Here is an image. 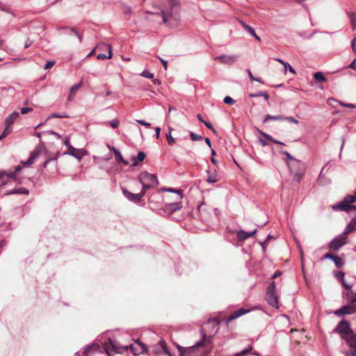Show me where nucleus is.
<instances>
[{
	"instance_id": "nucleus-9",
	"label": "nucleus",
	"mask_w": 356,
	"mask_h": 356,
	"mask_svg": "<svg viewBox=\"0 0 356 356\" xmlns=\"http://www.w3.org/2000/svg\"><path fill=\"white\" fill-rule=\"evenodd\" d=\"M138 180L140 182L147 183L154 186L159 184L157 177L154 174H151L146 171L141 172L138 175Z\"/></svg>"
},
{
	"instance_id": "nucleus-49",
	"label": "nucleus",
	"mask_w": 356,
	"mask_h": 356,
	"mask_svg": "<svg viewBox=\"0 0 356 356\" xmlns=\"http://www.w3.org/2000/svg\"><path fill=\"white\" fill-rule=\"evenodd\" d=\"M33 157V156H29V158L26 161H22L21 163L24 165H31L34 162Z\"/></svg>"
},
{
	"instance_id": "nucleus-25",
	"label": "nucleus",
	"mask_w": 356,
	"mask_h": 356,
	"mask_svg": "<svg viewBox=\"0 0 356 356\" xmlns=\"http://www.w3.org/2000/svg\"><path fill=\"white\" fill-rule=\"evenodd\" d=\"M29 193V191L26 188H14L13 190L8 191L6 192V195H13V194H24L28 195Z\"/></svg>"
},
{
	"instance_id": "nucleus-27",
	"label": "nucleus",
	"mask_w": 356,
	"mask_h": 356,
	"mask_svg": "<svg viewBox=\"0 0 356 356\" xmlns=\"http://www.w3.org/2000/svg\"><path fill=\"white\" fill-rule=\"evenodd\" d=\"M284 120V116H283L282 115H271L270 114H268L265 116L263 122H264V123H266L269 120L283 121Z\"/></svg>"
},
{
	"instance_id": "nucleus-54",
	"label": "nucleus",
	"mask_w": 356,
	"mask_h": 356,
	"mask_svg": "<svg viewBox=\"0 0 356 356\" xmlns=\"http://www.w3.org/2000/svg\"><path fill=\"white\" fill-rule=\"evenodd\" d=\"M55 65V62L53 60H49L47 62V63L44 65L45 70H49L51 68Z\"/></svg>"
},
{
	"instance_id": "nucleus-3",
	"label": "nucleus",
	"mask_w": 356,
	"mask_h": 356,
	"mask_svg": "<svg viewBox=\"0 0 356 356\" xmlns=\"http://www.w3.org/2000/svg\"><path fill=\"white\" fill-rule=\"evenodd\" d=\"M334 332L341 334L342 339L346 343L354 341L353 338L356 337V333L352 330L350 323L346 320L341 321L334 330Z\"/></svg>"
},
{
	"instance_id": "nucleus-19",
	"label": "nucleus",
	"mask_w": 356,
	"mask_h": 356,
	"mask_svg": "<svg viewBox=\"0 0 356 356\" xmlns=\"http://www.w3.org/2000/svg\"><path fill=\"white\" fill-rule=\"evenodd\" d=\"M250 309H245L243 308H240L234 311L229 317L227 318V322H229L234 319H236L248 312H250Z\"/></svg>"
},
{
	"instance_id": "nucleus-30",
	"label": "nucleus",
	"mask_w": 356,
	"mask_h": 356,
	"mask_svg": "<svg viewBox=\"0 0 356 356\" xmlns=\"http://www.w3.org/2000/svg\"><path fill=\"white\" fill-rule=\"evenodd\" d=\"M249 96L250 97H264V99L266 100V101H268L270 97L268 95V94L267 93V92L266 91H259L257 92H255V93H250L249 95Z\"/></svg>"
},
{
	"instance_id": "nucleus-10",
	"label": "nucleus",
	"mask_w": 356,
	"mask_h": 356,
	"mask_svg": "<svg viewBox=\"0 0 356 356\" xmlns=\"http://www.w3.org/2000/svg\"><path fill=\"white\" fill-rule=\"evenodd\" d=\"M122 191L127 199L134 203L140 202L142 197L145 196V190H141V191L137 194L132 193L124 188H122Z\"/></svg>"
},
{
	"instance_id": "nucleus-38",
	"label": "nucleus",
	"mask_w": 356,
	"mask_h": 356,
	"mask_svg": "<svg viewBox=\"0 0 356 356\" xmlns=\"http://www.w3.org/2000/svg\"><path fill=\"white\" fill-rule=\"evenodd\" d=\"M252 350V347L250 346L249 348H245L243 350L236 353L234 354V356H245L249 353H250Z\"/></svg>"
},
{
	"instance_id": "nucleus-60",
	"label": "nucleus",
	"mask_w": 356,
	"mask_h": 356,
	"mask_svg": "<svg viewBox=\"0 0 356 356\" xmlns=\"http://www.w3.org/2000/svg\"><path fill=\"white\" fill-rule=\"evenodd\" d=\"M31 111H33V108H31V107H23V108H21V113L22 114H26L28 112H30Z\"/></svg>"
},
{
	"instance_id": "nucleus-5",
	"label": "nucleus",
	"mask_w": 356,
	"mask_h": 356,
	"mask_svg": "<svg viewBox=\"0 0 356 356\" xmlns=\"http://www.w3.org/2000/svg\"><path fill=\"white\" fill-rule=\"evenodd\" d=\"M206 334L203 333V338L197 341L194 346L190 347H182L177 345V349L179 353V356H195V352L197 348L202 347L205 343Z\"/></svg>"
},
{
	"instance_id": "nucleus-52",
	"label": "nucleus",
	"mask_w": 356,
	"mask_h": 356,
	"mask_svg": "<svg viewBox=\"0 0 356 356\" xmlns=\"http://www.w3.org/2000/svg\"><path fill=\"white\" fill-rule=\"evenodd\" d=\"M142 186H143V188L142 190H145V193H146V190L147 189H149L152 187H154V186L149 184H147V183H144V182H140Z\"/></svg>"
},
{
	"instance_id": "nucleus-39",
	"label": "nucleus",
	"mask_w": 356,
	"mask_h": 356,
	"mask_svg": "<svg viewBox=\"0 0 356 356\" xmlns=\"http://www.w3.org/2000/svg\"><path fill=\"white\" fill-rule=\"evenodd\" d=\"M41 147H36L32 152H31L29 156H33V159L35 160L40 154Z\"/></svg>"
},
{
	"instance_id": "nucleus-44",
	"label": "nucleus",
	"mask_w": 356,
	"mask_h": 356,
	"mask_svg": "<svg viewBox=\"0 0 356 356\" xmlns=\"http://www.w3.org/2000/svg\"><path fill=\"white\" fill-rule=\"evenodd\" d=\"M146 154L143 151H139L136 156V159L140 161H143L145 159Z\"/></svg>"
},
{
	"instance_id": "nucleus-23",
	"label": "nucleus",
	"mask_w": 356,
	"mask_h": 356,
	"mask_svg": "<svg viewBox=\"0 0 356 356\" xmlns=\"http://www.w3.org/2000/svg\"><path fill=\"white\" fill-rule=\"evenodd\" d=\"M113 152L114 153L115 159L117 162L122 163L124 165H127L129 164L128 161L124 160L122 157V154L120 153V150L117 148L113 147Z\"/></svg>"
},
{
	"instance_id": "nucleus-59",
	"label": "nucleus",
	"mask_w": 356,
	"mask_h": 356,
	"mask_svg": "<svg viewBox=\"0 0 356 356\" xmlns=\"http://www.w3.org/2000/svg\"><path fill=\"white\" fill-rule=\"evenodd\" d=\"M63 145L67 147V149H69V147H70V146H72V145H71V144H70V138H69V137H66V138L64 139Z\"/></svg>"
},
{
	"instance_id": "nucleus-13",
	"label": "nucleus",
	"mask_w": 356,
	"mask_h": 356,
	"mask_svg": "<svg viewBox=\"0 0 356 356\" xmlns=\"http://www.w3.org/2000/svg\"><path fill=\"white\" fill-rule=\"evenodd\" d=\"M237 56L234 55H220L215 57V60H219L221 63L232 65L235 63L237 60Z\"/></svg>"
},
{
	"instance_id": "nucleus-32",
	"label": "nucleus",
	"mask_w": 356,
	"mask_h": 356,
	"mask_svg": "<svg viewBox=\"0 0 356 356\" xmlns=\"http://www.w3.org/2000/svg\"><path fill=\"white\" fill-rule=\"evenodd\" d=\"M314 78L317 83H321L326 81V78L321 72H315Z\"/></svg>"
},
{
	"instance_id": "nucleus-22",
	"label": "nucleus",
	"mask_w": 356,
	"mask_h": 356,
	"mask_svg": "<svg viewBox=\"0 0 356 356\" xmlns=\"http://www.w3.org/2000/svg\"><path fill=\"white\" fill-rule=\"evenodd\" d=\"M101 349L100 346L98 343H94L92 344L88 345L85 348V350L83 353V356H88V354L92 351H99Z\"/></svg>"
},
{
	"instance_id": "nucleus-40",
	"label": "nucleus",
	"mask_w": 356,
	"mask_h": 356,
	"mask_svg": "<svg viewBox=\"0 0 356 356\" xmlns=\"http://www.w3.org/2000/svg\"><path fill=\"white\" fill-rule=\"evenodd\" d=\"M81 86H82V82H81H81H79V83H77V84L74 85L73 86H72V87L70 88V94H74V93H75V92H76V91H77V90H78L81 87Z\"/></svg>"
},
{
	"instance_id": "nucleus-12",
	"label": "nucleus",
	"mask_w": 356,
	"mask_h": 356,
	"mask_svg": "<svg viewBox=\"0 0 356 356\" xmlns=\"http://www.w3.org/2000/svg\"><path fill=\"white\" fill-rule=\"evenodd\" d=\"M181 207L182 204L181 202L165 203L163 211L168 214H171L172 213L181 209Z\"/></svg>"
},
{
	"instance_id": "nucleus-33",
	"label": "nucleus",
	"mask_w": 356,
	"mask_h": 356,
	"mask_svg": "<svg viewBox=\"0 0 356 356\" xmlns=\"http://www.w3.org/2000/svg\"><path fill=\"white\" fill-rule=\"evenodd\" d=\"M163 190L171 193H175L178 195V200H181L183 197V191L181 189H175L173 188H163Z\"/></svg>"
},
{
	"instance_id": "nucleus-50",
	"label": "nucleus",
	"mask_w": 356,
	"mask_h": 356,
	"mask_svg": "<svg viewBox=\"0 0 356 356\" xmlns=\"http://www.w3.org/2000/svg\"><path fill=\"white\" fill-rule=\"evenodd\" d=\"M159 344L161 345V347L162 348L163 350L165 353L168 354L169 356H171L169 352L167 350V347L165 346V343L164 341L161 340L159 341Z\"/></svg>"
},
{
	"instance_id": "nucleus-45",
	"label": "nucleus",
	"mask_w": 356,
	"mask_h": 356,
	"mask_svg": "<svg viewBox=\"0 0 356 356\" xmlns=\"http://www.w3.org/2000/svg\"><path fill=\"white\" fill-rule=\"evenodd\" d=\"M266 292H275V282L273 281L267 287Z\"/></svg>"
},
{
	"instance_id": "nucleus-63",
	"label": "nucleus",
	"mask_w": 356,
	"mask_h": 356,
	"mask_svg": "<svg viewBox=\"0 0 356 356\" xmlns=\"http://www.w3.org/2000/svg\"><path fill=\"white\" fill-rule=\"evenodd\" d=\"M131 161H133L132 164L131 165V167H136V166L138 165V164H139V161H138V160L136 159V157L133 156V157L131 158Z\"/></svg>"
},
{
	"instance_id": "nucleus-42",
	"label": "nucleus",
	"mask_w": 356,
	"mask_h": 356,
	"mask_svg": "<svg viewBox=\"0 0 356 356\" xmlns=\"http://www.w3.org/2000/svg\"><path fill=\"white\" fill-rule=\"evenodd\" d=\"M140 75L143 77L147 78V79H153L154 78V74L151 73L148 70H144Z\"/></svg>"
},
{
	"instance_id": "nucleus-8",
	"label": "nucleus",
	"mask_w": 356,
	"mask_h": 356,
	"mask_svg": "<svg viewBox=\"0 0 356 356\" xmlns=\"http://www.w3.org/2000/svg\"><path fill=\"white\" fill-rule=\"evenodd\" d=\"M356 313V304L348 303L334 312L336 316H341Z\"/></svg>"
},
{
	"instance_id": "nucleus-47",
	"label": "nucleus",
	"mask_w": 356,
	"mask_h": 356,
	"mask_svg": "<svg viewBox=\"0 0 356 356\" xmlns=\"http://www.w3.org/2000/svg\"><path fill=\"white\" fill-rule=\"evenodd\" d=\"M348 16L350 18V23L356 22V14L353 12H348Z\"/></svg>"
},
{
	"instance_id": "nucleus-35",
	"label": "nucleus",
	"mask_w": 356,
	"mask_h": 356,
	"mask_svg": "<svg viewBox=\"0 0 356 356\" xmlns=\"http://www.w3.org/2000/svg\"><path fill=\"white\" fill-rule=\"evenodd\" d=\"M0 10L6 12V13H9V14H12L13 16L15 15L13 13V12L12 11V10L10 8V6H8L6 3H2V2H0Z\"/></svg>"
},
{
	"instance_id": "nucleus-18",
	"label": "nucleus",
	"mask_w": 356,
	"mask_h": 356,
	"mask_svg": "<svg viewBox=\"0 0 356 356\" xmlns=\"http://www.w3.org/2000/svg\"><path fill=\"white\" fill-rule=\"evenodd\" d=\"M356 230V218H353L348 223L346 227H345L343 232H342L343 236H347V235L354 231Z\"/></svg>"
},
{
	"instance_id": "nucleus-31",
	"label": "nucleus",
	"mask_w": 356,
	"mask_h": 356,
	"mask_svg": "<svg viewBox=\"0 0 356 356\" xmlns=\"http://www.w3.org/2000/svg\"><path fill=\"white\" fill-rule=\"evenodd\" d=\"M260 134L261 136H263L266 139H267L268 140L270 141V142H273V143H277V144H279V145H283L284 143L282 142H280L275 138H273L272 136L265 133V132H263V131H259Z\"/></svg>"
},
{
	"instance_id": "nucleus-46",
	"label": "nucleus",
	"mask_w": 356,
	"mask_h": 356,
	"mask_svg": "<svg viewBox=\"0 0 356 356\" xmlns=\"http://www.w3.org/2000/svg\"><path fill=\"white\" fill-rule=\"evenodd\" d=\"M280 153L283 155H285L286 159L290 160L291 162L293 161L294 159H296L295 158H293L287 151H285V150H282L280 151Z\"/></svg>"
},
{
	"instance_id": "nucleus-43",
	"label": "nucleus",
	"mask_w": 356,
	"mask_h": 356,
	"mask_svg": "<svg viewBox=\"0 0 356 356\" xmlns=\"http://www.w3.org/2000/svg\"><path fill=\"white\" fill-rule=\"evenodd\" d=\"M284 120H286L290 123H293V124H299V121L292 116H289V117L284 116Z\"/></svg>"
},
{
	"instance_id": "nucleus-48",
	"label": "nucleus",
	"mask_w": 356,
	"mask_h": 356,
	"mask_svg": "<svg viewBox=\"0 0 356 356\" xmlns=\"http://www.w3.org/2000/svg\"><path fill=\"white\" fill-rule=\"evenodd\" d=\"M223 102L226 104H233L235 102V101L229 96H226L224 98Z\"/></svg>"
},
{
	"instance_id": "nucleus-28",
	"label": "nucleus",
	"mask_w": 356,
	"mask_h": 356,
	"mask_svg": "<svg viewBox=\"0 0 356 356\" xmlns=\"http://www.w3.org/2000/svg\"><path fill=\"white\" fill-rule=\"evenodd\" d=\"M296 162L302 163V161H300L298 159H294L293 161L288 163V165H289L291 172L300 171V166H299V165H298V164L296 165Z\"/></svg>"
},
{
	"instance_id": "nucleus-58",
	"label": "nucleus",
	"mask_w": 356,
	"mask_h": 356,
	"mask_svg": "<svg viewBox=\"0 0 356 356\" xmlns=\"http://www.w3.org/2000/svg\"><path fill=\"white\" fill-rule=\"evenodd\" d=\"M204 124L207 127V128H208L209 129L213 131V132L216 131V130L214 129L213 125L211 124V122H208V121H204Z\"/></svg>"
},
{
	"instance_id": "nucleus-11",
	"label": "nucleus",
	"mask_w": 356,
	"mask_h": 356,
	"mask_svg": "<svg viewBox=\"0 0 356 356\" xmlns=\"http://www.w3.org/2000/svg\"><path fill=\"white\" fill-rule=\"evenodd\" d=\"M64 154L70 155L80 161L82 157L86 154V151L83 149H76L73 146H70L67 152H64Z\"/></svg>"
},
{
	"instance_id": "nucleus-37",
	"label": "nucleus",
	"mask_w": 356,
	"mask_h": 356,
	"mask_svg": "<svg viewBox=\"0 0 356 356\" xmlns=\"http://www.w3.org/2000/svg\"><path fill=\"white\" fill-rule=\"evenodd\" d=\"M52 118H69V115H67V113L66 112H63L60 113H54L48 118V119H50Z\"/></svg>"
},
{
	"instance_id": "nucleus-64",
	"label": "nucleus",
	"mask_w": 356,
	"mask_h": 356,
	"mask_svg": "<svg viewBox=\"0 0 356 356\" xmlns=\"http://www.w3.org/2000/svg\"><path fill=\"white\" fill-rule=\"evenodd\" d=\"M347 68H350L356 71V60H354L348 67Z\"/></svg>"
},
{
	"instance_id": "nucleus-14",
	"label": "nucleus",
	"mask_w": 356,
	"mask_h": 356,
	"mask_svg": "<svg viewBox=\"0 0 356 356\" xmlns=\"http://www.w3.org/2000/svg\"><path fill=\"white\" fill-rule=\"evenodd\" d=\"M266 300L271 307H278V297L276 295L275 292H266Z\"/></svg>"
},
{
	"instance_id": "nucleus-34",
	"label": "nucleus",
	"mask_w": 356,
	"mask_h": 356,
	"mask_svg": "<svg viewBox=\"0 0 356 356\" xmlns=\"http://www.w3.org/2000/svg\"><path fill=\"white\" fill-rule=\"evenodd\" d=\"M168 129H169V131H168V133L165 134V136H166V139H167L168 145L172 146L175 144V139L171 135L172 129L169 127Z\"/></svg>"
},
{
	"instance_id": "nucleus-17",
	"label": "nucleus",
	"mask_w": 356,
	"mask_h": 356,
	"mask_svg": "<svg viewBox=\"0 0 356 356\" xmlns=\"http://www.w3.org/2000/svg\"><path fill=\"white\" fill-rule=\"evenodd\" d=\"M296 165H299L300 166V171L295 172H291V175L293 177V180L296 181L297 182H300L302 175H304L305 170V164L304 163H298L296 162Z\"/></svg>"
},
{
	"instance_id": "nucleus-6",
	"label": "nucleus",
	"mask_w": 356,
	"mask_h": 356,
	"mask_svg": "<svg viewBox=\"0 0 356 356\" xmlns=\"http://www.w3.org/2000/svg\"><path fill=\"white\" fill-rule=\"evenodd\" d=\"M347 236H343L341 233L334 237L328 244V248L334 250H339L343 245L346 244Z\"/></svg>"
},
{
	"instance_id": "nucleus-7",
	"label": "nucleus",
	"mask_w": 356,
	"mask_h": 356,
	"mask_svg": "<svg viewBox=\"0 0 356 356\" xmlns=\"http://www.w3.org/2000/svg\"><path fill=\"white\" fill-rule=\"evenodd\" d=\"M344 291H342L341 296L348 303L355 304L356 302V293L355 291L352 289V286L350 284H344Z\"/></svg>"
},
{
	"instance_id": "nucleus-15",
	"label": "nucleus",
	"mask_w": 356,
	"mask_h": 356,
	"mask_svg": "<svg viewBox=\"0 0 356 356\" xmlns=\"http://www.w3.org/2000/svg\"><path fill=\"white\" fill-rule=\"evenodd\" d=\"M257 232V229H254L252 232H246L244 230H238L236 232V236L239 241H243L246 240L247 238L254 236Z\"/></svg>"
},
{
	"instance_id": "nucleus-29",
	"label": "nucleus",
	"mask_w": 356,
	"mask_h": 356,
	"mask_svg": "<svg viewBox=\"0 0 356 356\" xmlns=\"http://www.w3.org/2000/svg\"><path fill=\"white\" fill-rule=\"evenodd\" d=\"M207 181L209 183L213 184L218 181V179H216V173L215 170H213V172L210 170H207Z\"/></svg>"
},
{
	"instance_id": "nucleus-4",
	"label": "nucleus",
	"mask_w": 356,
	"mask_h": 356,
	"mask_svg": "<svg viewBox=\"0 0 356 356\" xmlns=\"http://www.w3.org/2000/svg\"><path fill=\"white\" fill-rule=\"evenodd\" d=\"M354 202H356V195H347L342 201L332 205V209L349 213L351 209H356L355 205L353 204Z\"/></svg>"
},
{
	"instance_id": "nucleus-36",
	"label": "nucleus",
	"mask_w": 356,
	"mask_h": 356,
	"mask_svg": "<svg viewBox=\"0 0 356 356\" xmlns=\"http://www.w3.org/2000/svg\"><path fill=\"white\" fill-rule=\"evenodd\" d=\"M13 131V128L12 127H7L6 125V127L4 129V130L3 131L2 134H1L0 136V139L3 140V138H5L7 136H8L9 134H10Z\"/></svg>"
},
{
	"instance_id": "nucleus-16",
	"label": "nucleus",
	"mask_w": 356,
	"mask_h": 356,
	"mask_svg": "<svg viewBox=\"0 0 356 356\" xmlns=\"http://www.w3.org/2000/svg\"><path fill=\"white\" fill-rule=\"evenodd\" d=\"M323 259H329L332 260V261H334L336 267H337L339 268H341L344 265V261L341 258L334 256V254H332L331 253H326L323 256Z\"/></svg>"
},
{
	"instance_id": "nucleus-24",
	"label": "nucleus",
	"mask_w": 356,
	"mask_h": 356,
	"mask_svg": "<svg viewBox=\"0 0 356 356\" xmlns=\"http://www.w3.org/2000/svg\"><path fill=\"white\" fill-rule=\"evenodd\" d=\"M104 46L108 50V55L106 56L105 54H103V53L98 54L97 56V58L98 60H104L106 58L110 59L113 56L112 49H111V44H104Z\"/></svg>"
},
{
	"instance_id": "nucleus-56",
	"label": "nucleus",
	"mask_w": 356,
	"mask_h": 356,
	"mask_svg": "<svg viewBox=\"0 0 356 356\" xmlns=\"http://www.w3.org/2000/svg\"><path fill=\"white\" fill-rule=\"evenodd\" d=\"M71 31L75 34V35L79 38V42H81L82 41V37L81 35L78 33V31L74 28L70 29Z\"/></svg>"
},
{
	"instance_id": "nucleus-57",
	"label": "nucleus",
	"mask_w": 356,
	"mask_h": 356,
	"mask_svg": "<svg viewBox=\"0 0 356 356\" xmlns=\"http://www.w3.org/2000/svg\"><path fill=\"white\" fill-rule=\"evenodd\" d=\"M56 160H57V156L47 159H46V161H45L44 162V163H43V168H45L47 167V164H48L50 161H56Z\"/></svg>"
},
{
	"instance_id": "nucleus-26",
	"label": "nucleus",
	"mask_w": 356,
	"mask_h": 356,
	"mask_svg": "<svg viewBox=\"0 0 356 356\" xmlns=\"http://www.w3.org/2000/svg\"><path fill=\"white\" fill-rule=\"evenodd\" d=\"M323 169L324 168H322V170H321V172L318 175V177L317 178V182L321 186H325V185H327V184L330 183V180L329 179H327V177H325L323 175Z\"/></svg>"
},
{
	"instance_id": "nucleus-20",
	"label": "nucleus",
	"mask_w": 356,
	"mask_h": 356,
	"mask_svg": "<svg viewBox=\"0 0 356 356\" xmlns=\"http://www.w3.org/2000/svg\"><path fill=\"white\" fill-rule=\"evenodd\" d=\"M240 23L243 28L250 33V35L252 37H254L257 40L260 41L261 38L257 35L254 29L250 26V25L247 24L243 21H240Z\"/></svg>"
},
{
	"instance_id": "nucleus-51",
	"label": "nucleus",
	"mask_w": 356,
	"mask_h": 356,
	"mask_svg": "<svg viewBox=\"0 0 356 356\" xmlns=\"http://www.w3.org/2000/svg\"><path fill=\"white\" fill-rule=\"evenodd\" d=\"M335 277L339 281L340 280H343L345 277L344 273L341 271L337 272L335 274Z\"/></svg>"
},
{
	"instance_id": "nucleus-61",
	"label": "nucleus",
	"mask_w": 356,
	"mask_h": 356,
	"mask_svg": "<svg viewBox=\"0 0 356 356\" xmlns=\"http://www.w3.org/2000/svg\"><path fill=\"white\" fill-rule=\"evenodd\" d=\"M285 64H286V68H285L286 70H289L291 73L296 74L295 70L293 68V67L289 63L286 62Z\"/></svg>"
},
{
	"instance_id": "nucleus-62",
	"label": "nucleus",
	"mask_w": 356,
	"mask_h": 356,
	"mask_svg": "<svg viewBox=\"0 0 356 356\" xmlns=\"http://www.w3.org/2000/svg\"><path fill=\"white\" fill-rule=\"evenodd\" d=\"M340 104H341V105H342L343 107L351 108H356V105H355V104H347V103H343V102H340Z\"/></svg>"
},
{
	"instance_id": "nucleus-55",
	"label": "nucleus",
	"mask_w": 356,
	"mask_h": 356,
	"mask_svg": "<svg viewBox=\"0 0 356 356\" xmlns=\"http://www.w3.org/2000/svg\"><path fill=\"white\" fill-rule=\"evenodd\" d=\"M137 122L139 123L140 124L143 125V126L146 127H151V124L149 123V122H147L144 120H138Z\"/></svg>"
},
{
	"instance_id": "nucleus-41",
	"label": "nucleus",
	"mask_w": 356,
	"mask_h": 356,
	"mask_svg": "<svg viewBox=\"0 0 356 356\" xmlns=\"http://www.w3.org/2000/svg\"><path fill=\"white\" fill-rule=\"evenodd\" d=\"M190 136L191 139L193 141L200 140L202 139V137L201 136L197 135L193 131H190Z\"/></svg>"
},
{
	"instance_id": "nucleus-1",
	"label": "nucleus",
	"mask_w": 356,
	"mask_h": 356,
	"mask_svg": "<svg viewBox=\"0 0 356 356\" xmlns=\"http://www.w3.org/2000/svg\"><path fill=\"white\" fill-rule=\"evenodd\" d=\"M102 346L108 356H113V353H122L124 351H127L129 349H130L131 352L135 355L142 354L147 351L146 346L139 341H136V344L121 346L115 339L111 337H108V341L102 343Z\"/></svg>"
},
{
	"instance_id": "nucleus-2",
	"label": "nucleus",
	"mask_w": 356,
	"mask_h": 356,
	"mask_svg": "<svg viewBox=\"0 0 356 356\" xmlns=\"http://www.w3.org/2000/svg\"><path fill=\"white\" fill-rule=\"evenodd\" d=\"M161 13L164 23H169L170 20L177 22L180 18L179 0H170V10L166 12L161 10Z\"/></svg>"
},
{
	"instance_id": "nucleus-53",
	"label": "nucleus",
	"mask_w": 356,
	"mask_h": 356,
	"mask_svg": "<svg viewBox=\"0 0 356 356\" xmlns=\"http://www.w3.org/2000/svg\"><path fill=\"white\" fill-rule=\"evenodd\" d=\"M110 125L113 129L118 128L119 126V121L118 120H113L109 122Z\"/></svg>"
},
{
	"instance_id": "nucleus-21",
	"label": "nucleus",
	"mask_w": 356,
	"mask_h": 356,
	"mask_svg": "<svg viewBox=\"0 0 356 356\" xmlns=\"http://www.w3.org/2000/svg\"><path fill=\"white\" fill-rule=\"evenodd\" d=\"M19 116V113L17 111H13L5 120V124L7 127H12L16 119Z\"/></svg>"
}]
</instances>
